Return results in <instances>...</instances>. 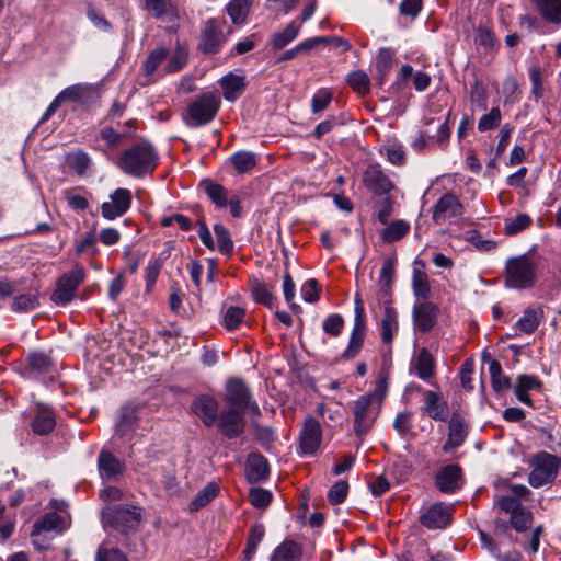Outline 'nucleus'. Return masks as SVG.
Instances as JSON below:
<instances>
[{"label": "nucleus", "mask_w": 561, "mask_h": 561, "mask_svg": "<svg viewBox=\"0 0 561 561\" xmlns=\"http://www.w3.org/2000/svg\"><path fill=\"white\" fill-rule=\"evenodd\" d=\"M158 153L148 141H139L124 150L116 160V165L134 178H142L153 172L158 165Z\"/></svg>", "instance_id": "nucleus-1"}, {"label": "nucleus", "mask_w": 561, "mask_h": 561, "mask_svg": "<svg viewBox=\"0 0 561 561\" xmlns=\"http://www.w3.org/2000/svg\"><path fill=\"white\" fill-rule=\"evenodd\" d=\"M531 491L524 484L511 485V493L497 499L499 507L511 515L510 522L513 528L523 533L531 525L533 514L522 506V501L531 499Z\"/></svg>", "instance_id": "nucleus-2"}, {"label": "nucleus", "mask_w": 561, "mask_h": 561, "mask_svg": "<svg viewBox=\"0 0 561 561\" xmlns=\"http://www.w3.org/2000/svg\"><path fill=\"white\" fill-rule=\"evenodd\" d=\"M220 105V98L216 93L204 92L188 103L183 113V122L191 128L207 125L214 121Z\"/></svg>", "instance_id": "nucleus-3"}, {"label": "nucleus", "mask_w": 561, "mask_h": 561, "mask_svg": "<svg viewBox=\"0 0 561 561\" xmlns=\"http://www.w3.org/2000/svg\"><path fill=\"white\" fill-rule=\"evenodd\" d=\"M528 465L531 468L528 483L533 488L539 489L553 483L561 468V457L548 451H539L529 458Z\"/></svg>", "instance_id": "nucleus-4"}, {"label": "nucleus", "mask_w": 561, "mask_h": 561, "mask_svg": "<svg viewBox=\"0 0 561 561\" xmlns=\"http://www.w3.org/2000/svg\"><path fill=\"white\" fill-rule=\"evenodd\" d=\"M380 411V403L374 394H366L354 401L352 413L354 417V433L362 437L366 435L375 423Z\"/></svg>", "instance_id": "nucleus-5"}, {"label": "nucleus", "mask_w": 561, "mask_h": 561, "mask_svg": "<svg viewBox=\"0 0 561 561\" xmlns=\"http://www.w3.org/2000/svg\"><path fill=\"white\" fill-rule=\"evenodd\" d=\"M102 516L105 524L121 533H128L139 527L141 510L137 506H106L102 512Z\"/></svg>", "instance_id": "nucleus-6"}, {"label": "nucleus", "mask_w": 561, "mask_h": 561, "mask_svg": "<svg viewBox=\"0 0 561 561\" xmlns=\"http://www.w3.org/2000/svg\"><path fill=\"white\" fill-rule=\"evenodd\" d=\"M465 213V207L453 193H445L433 206L432 219L436 225L454 224Z\"/></svg>", "instance_id": "nucleus-7"}, {"label": "nucleus", "mask_w": 561, "mask_h": 561, "mask_svg": "<svg viewBox=\"0 0 561 561\" xmlns=\"http://www.w3.org/2000/svg\"><path fill=\"white\" fill-rule=\"evenodd\" d=\"M225 26L226 21L224 19H209L205 22L198 45L202 53L216 54L219 51L226 42L224 35Z\"/></svg>", "instance_id": "nucleus-8"}, {"label": "nucleus", "mask_w": 561, "mask_h": 561, "mask_svg": "<svg viewBox=\"0 0 561 561\" xmlns=\"http://www.w3.org/2000/svg\"><path fill=\"white\" fill-rule=\"evenodd\" d=\"M226 401L241 412L251 411L256 414L260 409L255 402L251 401V394L245 383L240 379H230L226 383Z\"/></svg>", "instance_id": "nucleus-9"}, {"label": "nucleus", "mask_w": 561, "mask_h": 561, "mask_svg": "<svg viewBox=\"0 0 561 561\" xmlns=\"http://www.w3.org/2000/svg\"><path fill=\"white\" fill-rule=\"evenodd\" d=\"M507 280H534L537 277L538 262L528 254L512 257L506 262Z\"/></svg>", "instance_id": "nucleus-10"}, {"label": "nucleus", "mask_w": 561, "mask_h": 561, "mask_svg": "<svg viewBox=\"0 0 561 561\" xmlns=\"http://www.w3.org/2000/svg\"><path fill=\"white\" fill-rule=\"evenodd\" d=\"M131 192L128 188H116L110 201L101 205V214L107 220H114L123 216L131 206Z\"/></svg>", "instance_id": "nucleus-11"}, {"label": "nucleus", "mask_w": 561, "mask_h": 561, "mask_svg": "<svg viewBox=\"0 0 561 561\" xmlns=\"http://www.w3.org/2000/svg\"><path fill=\"white\" fill-rule=\"evenodd\" d=\"M453 512V505L435 503L420 515V523L427 529H443L450 524Z\"/></svg>", "instance_id": "nucleus-12"}, {"label": "nucleus", "mask_w": 561, "mask_h": 561, "mask_svg": "<svg viewBox=\"0 0 561 561\" xmlns=\"http://www.w3.org/2000/svg\"><path fill=\"white\" fill-rule=\"evenodd\" d=\"M241 410L234 408H228L224 410L218 416V428L222 435L228 438H236L240 436L245 427V422Z\"/></svg>", "instance_id": "nucleus-13"}, {"label": "nucleus", "mask_w": 561, "mask_h": 561, "mask_svg": "<svg viewBox=\"0 0 561 561\" xmlns=\"http://www.w3.org/2000/svg\"><path fill=\"white\" fill-rule=\"evenodd\" d=\"M419 390L423 397L422 413L435 421H446L448 417V404L443 396L432 390Z\"/></svg>", "instance_id": "nucleus-14"}, {"label": "nucleus", "mask_w": 561, "mask_h": 561, "mask_svg": "<svg viewBox=\"0 0 561 561\" xmlns=\"http://www.w3.org/2000/svg\"><path fill=\"white\" fill-rule=\"evenodd\" d=\"M365 186L376 195H385L393 188V183L379 164H370L363 175Z\"/></svg>", "instance_id": "nucleus-15"}, {"label": "nucleus", "mask_w": 561, "mask_h": 561, "mask_svg": "<svg viewBox=\"0 0 561 561\" xmlns=\"http://www.w3.org/2000/svg\"><path fill=\"white\" fill-rule=\"evenodd\" d=\"M322 431L319 422L309 417L305 421L300 432V449L305 455H313L320 447Z\"/></svg>", "instance_id": "nucleus-16"}, {"label": "nucleus", "mask_w": 561, "mask_h": 561, "mask_svg": "<svg viewBox=\"0 0 561 561\" xmlns=\"http://www.w3.org/2000/svg\"><path fill=\"white\" fill-rule=\"evenodd\" d=\"M191 411L198 416L206 426H211L219 415L218 402L209 394L197 396L192 402Z\"/></svg>", "instance_id": "nucleus-17"}, {"label": "nucleus", "mask_w": 561, "mask_h": 561, "mask_svg": "<svg viewBox=\"0 0 561 561\" xmlns=\"http://www.w3.org/2000/svg\"><path fill=\"white\" fill-rule=\"evenodd\" d=\"M436 485L444 493H453L462 485V473L458 465L445 466L436 474Z\"/></svg>", "instance_id": "nucleus-18"}, {"label": "nucleus", "mask_w": 561, "mask_h": 561, "mask_svg": "<svg viewBox=\"0 0 561 561\" xmlns=\"http://www.w3.org/2000/svg\"><path fill=\"white\" fill-rule=\"evenodd\" d=\"M413 318L415 327L422 331L427 332L435 324L436 307L432 302L423 301L417 302L413 309Z\"/></svg>", "instance_id": "nucleus-19"}, {"label": "nucleus", "mask_w": 561, "mask_h": 561, "mask_svg": "<svg viewBox=\"0 0 561 561\" xmlns=\"http://www.w3.org/2000/svg\"><path fill=\"white\" fill-rule=\"evenodd\" d=\"M467 425L459 415H453L449 421L448 438L444 445L445 451H450L461 446L467 436Z\"/></svg>", "instance_id": "nucleus-20"}, {"label": "nucleus", "mask_w": 561, "mask_h": 561, "mask_svg": "<svg viewBox=\"0 0 561 561\" xmlns=\"http://www.w3.org/2000/svg\"><path fill=\"white\" fill-rule=\"evenodd\" d=\"M268 477L267 460L260 454H251L247 461V478L251 483L266 480Z\"/></svg>", "instance_id": "nucleus-21"}, {"label": "nucleus", "mask_w": 561, "mask_h": 561, "mask_svg": "<svg viewBox=\"0 0 561 561\" xmlns=\"http://www.w3.org/2000/svg\"><path fill=\"white\" fill-rule=\"evenodd\" d=\"M56 425L55 414L47 405L39 404L32 422V430L37 435L50 433Z\"/></svg>", "instance_id": "nucleus-22"}, {"label": "nucleus", "mask_w": 561, "mask_h": 561, "mask_svg": "<svg viewBox=\"0 0 561 561\" xmlns=\"http://www.w3.org/2000/svg\"><path fill=\"white\" fill-rule=\"evenodd\" d=\"M219 83L222 89L224 98L230 102L236 101L245 89L244 77L233 73H228L222 77Z\"/></svg>", "instance_id": "nucleus-23"}, {"label": "nucleus", "mask_w": 561, "mask_h": 561, "mask_svg": "<svg viewBox=\"0 0 561 561\" xmlns=\"http://www.w3.org/2000/svg\"><path fill=\"white\" fill-rule=\"evenodd\" d=\"M542 319L543 310L541 306L528 307L516 322V328L523 333L531 334L537 330Z\"/></svg>", "instance_id": "nucleus-24"}, {"label": "nucleus", "mask_w": 561, "mask_h": 561, "mask_svg": "<svg viewBox=\"0 0 561 561\" xmlns=\"http://www.w3.org/2000/svg\"><path fill=\"white\" fill-rule=\"evenodd\" d=\"M366 334L365 321H354L353 330L350 336L348 345L343 353V358L352 359L362 350L364 339Z\"/></svg>", "instance_id": "nucleus-25"}, {"label": "nucleus", "mask_w": 561, "mask_h": 561, "mask_svg": "<svg viewBox=\"0 0 561 561\" xmlns=\"http://www.w3.org/2000/svg\"><path fill=\"white\" fill-rule=\"evenodd\" d=\"M98 467L101 477L112 479L122 473L124 465L111 453L102 450L99 455Z\"/></svg>", "instance_id": "nucleus-26"}, {"label": "nucleus", "mask_w": 561, "mask_h": 561, "mask_svg": "<svg viewBox=\"0 0 561 561\" xmlns=\"http://www.w3.org/2000/svg\"><path fill=\"white\" fill-rule=\"evenodd\" d=\"M416 376L422 380H428L435 373V360L426 348H421L412 363Z\"/></svg>", "instance_id": "nucleus-27"}, {"label": "nucleus", "mask_w": 561, "mask_h": 561, "mask_svg": "<svg viewBox=\"0 0 561 561\" xmlns=\"http://www.w3.org/2000/svg\"><path fill=\"white\" fill-rule=\"evenodd\" d=\"M396 51L391 48H381L376 59L377 83L383 85L387 77L394 65Z\"/></svg>", "instance_id": "nucleus-28"}, {"label": "nucleus", "mask_w": 561, "mask_h": 561, "mask_svg": "<svg viewBox=\"0 0 561 561\" xmlns=\"http://www.w3.org/2000/svg\"><path fill=\"white\" fill-rule=\"evenodd\" d=\"M252 298L268 309L276 306L275 288L272 283H252L250 287Z\"/></svg>", "instance_id": "nucleus-29"}, {"label": "nucleus", "mask_w": 561, "mask_h": 561, "mask_svg": "<svg viewBox=\"0 0 561 561\" xmlns=\"http://www.w3.org/2000/svg\"><path fill=\"white\" fill-rule=\"evenodd\" d=\"M207 197L219 208L228 206V191L219 183L211 180H203L199 183Z\"/></svg>", "instance_id": "nucleus-30"}, {"label": "nucleus", "mask_w": 561, "mask_h": 561, "mask_svg": "<svg viewBox=\"0 0 561 561\" xmlns=\"http://www.w3.org/2000/svg\"><path fill=\"white\" fill-rule=\"evenodd\" d=\"M480 541L482 548L486 550L491 556H493L497 561H523V557L518 551L513 550L501 553L497 543L485 533H480Z\"/></svg>", "instance_id": "nucleus-31"}, {"label": "nucleus", "mask_w": 561, "mask_h": 561, "mask_svg": "<svg viewBox=\"0 0 561 561\" xmlns=\"http://www.w3.org/2000/svg\"><path fill=\"white\" fill-rule=\"evenodd\" d=\"M219 491L220 486L217 482L211 481L207 483L191 501L190 510L196 512L205 507L219 494Z\"/></svg>", "instance_id": "nucleus-32"}, {"label": "nucleus", "mask_w": 561, "mask_h": 561, "mask_svg": "<svg viewBox=\"0 0 561 561\" xmlns=\"http://www.w3.org/2000/svg\"><path fill=\"white\" fill-rule=\"evenodd\" d=\"M65 529V519L55 512L45 514L41 519L34 524L33 536L42 534L43 531L55 530L60 533Z\"/></svg>", "instance_id": "nucleus-33"}, {"label": "nucleus", "mask_w": 561, "mask_h": 561, "mask_svg": "<svg viewBox=\"0 0 561 561\" xmlns=\"http://www.w3.org/2000/svg\"><path fill=\"white\" fill-rule=\"evenodd\" d=\"M300 557V547L293 540H285L273 551L271 561H299Z\"/></svg>", "instance_id": "nucleus-34"}, {"label": "nucleus", "mask_w": 561, "mask_h": 561, "mask_svg": "<svg viewBox=\"0 0 561 561\" xmlns=\"http://www.w3.org/2000/svg\"><path fill=\"white\" fill-rule=\"evenodd\" d=\"M410 231V224L403 219L391 221L380 233L383 242H396L405 237Z\"/></svg>", "instance_id": "nucleus-35"}, {"label": "nucleus", "mask_w": 561, "mask_h": 561, "mask_svg": "<svg viewBox=\"0 0 561 561\" xmlns=\"http://www.w3.org/2000/svg\"><path fill=\"white\" fill-rule=\"evenodd\" d=\"M540 15L549 23H561V0H537Z\"/></svg>", "instance_id": "nucleus-36"}, {"label": "nucleus", "mask_w": 561, "mask_h": 561, "mask_svg": "<svg viewBox=\"0 0 561 561\" xmlns=\"http://www.w3.org/2000/svg\"><path fill=\"white\" fill-rule=\"evenodd\" d=\"M250 8L251 0H231L226 7V11L234 24L241 25L245 22Z\"/></svg>", "instance_id": "nucleus-37"}, {"label": "nucleus", "mask_w": 561, "mask_h": 561, "mask_svg": "<svg viewBox=\"0 0 561 561\" xmlns=\"http://www.w3.org/2000/svg\"><path fill=\"white\" fill-rule=\"evenodd\" d=\"M230 161L234 170L240 174L250 172L257 162L255 153L247 150L233 153L230 157Z\"/></svg>", "instance_id": "nucleus-38"}, {"label": "nucleus", "mask_w": 561, "mask_h": 561, "mask_svg": "<svg viewBox=\"0 0 561 561\" xmlns=\"http://www.w3.org/2000/svg\"><path fill=\"white\" fill-rule=\"evenodd\" d=\"M137 419L136 408L130 405L122 408L119 420L116 423V433L122 437L126 436L135 428Z\"/></svg>", "instance_id": "nucleus-39"}, {"label": "nucleus", "mask_w": 561, "mask_h": 561, "mask_svg": "<svg viewBox=\"0 0 561 561\" xmlns=\"http://www.w3.org/2000/svg\"><path fill=\"white\" fill-rule=\"evenodd\" d=\"M77 284L78 283H57L50 296L51 301L58 306H65L70 302L77 295Z\"/></svg>", "instance_id": "nucleus-40"}, {"label": "nucleus", "mask_w": 561, "mask_h": 561, "mask_svg": "<svg viewBox=\"0 0 561 561\" xmlns=\"http://www.w3.org/2000/svg\"><path fill=\"white\" fill-rule=\"evenodd\" d=\"M489 371L491 375L492 388L496 392L511 389V379L510 377L503 375L501 364L497 360L490 359Z\"/></svg>", "instance_id": "nucleus-41"}, {"label": "nucleus", "mask_w": 561, "mask_h": 561, "mask_svg": "<svg viewBox=\"0 0 561 561\" xmlns=\"http://www.w3.org/2000/svg\"><path fill=\"white\" fill-rule=\"evenodd\" d=\"M66 162L70 170L76 172L78 175L85 174L87 170L91 165V159L84 151H75L66 156Z\"/></svg>", "instance_id": "nucleus-42"}, {"label": "nucleus", "mask_w": 561, "mask_h": 561, "mask_svg": "<svg viewBox=\"0 0 561 561\" xmlns=\"http://www.w3.org/2000/svg\"><path fill=\"white\" fill-rule=\"evenodd\" d=\"M347 84L359 95L368 94L370 91V79L364 70H355L346 78Z\"/></svg>", "instance_id": "nucleus-43"}, {"label": "nucleus", "mask_w": 561, "mask_h": 561, "mask_svg": "<svg viewBox=\"0 0 561 561\" xmlns=\"http://www.w3.org/2000/svg\"><path fill=\"white\" fill-rule=\"evenodd\" d=\"M130 131H117L112 126H105L100 129V138L105 142L108 149L118 148L125 138H130Z\"/></svg>", "instance_id": "nucleus-44"}, {"label": "nucleus", "mask_w": 561, "mask_h": 561, "mask_svg": "<svg viewBox=\"0 0 561 561\" xmlns=\"http://www.w3.org/2000/svg\"><path fill=\"white\" fill-rule=\"evenodd\" d=\"M169 55L168 49L159 47L152 50L146 58L142 69L146 77H151L158 67L167 59Z\"/></svg>", "instance_id": "nucleus-45"}, {"label": "nucleus", "mask_w": 561, "mask_h": 561, "mask_svg": "<svg viewBox=\"0 0 561 561\" xmlns=\"http://www.w3.org/2000/svg\"><path fill=\"white\" fill-rule=\"evenodd\" d=\"M299 33V26L294 22L289 23L282 32L272 36V46L274 49H282L291 41H294Z\"/></svg>", "instance_id": "nucleus-46"}, {"label": "nucleus", "mask_w": 561, "mask_h": 561, "mask_svg": "<svg viewBox=\"0 0 561 561\" xmlns=\"http://www.w3.org/2000/svg\"><path fill=\"white\" fill-rule=\"evenodd\" d=\"M98 234L95 229H91L85 232L80 240L76 242V253L77 254H90L95 255L98 253L96 249Z\"/></svg>", "instance_id": "nucleus-47"}, {"label": "nucleus", "mask_w": 561, "mask_h": 561, "mask_svg": "<svg viewBox=\"0 0 561 561\" xmlns=\"http://www.w3.org/2000/svg\"><path fill=\"white\" fill-rule=\"evenodd\" d=\"M531 222L533 220L529 215L518 214L514 218H508L505 220L504 231L507 236H515L527 229Z\"/></svg>", "instance_id": "nucleus-48"}, {"label": "nucleus", "mask_w": 561, "mask_h": 561, "mask_svg": "<svg viewBox=\"0 0 561 561\" xmlns=\"http://www.w3.org/2000/svg\"><path fill=\"white\" fill-rule=\"evenodd\" d=\"M214 232L217 240L218 251L222 254L231 253L233 250V242L228 229L221 224H216L214 226Z\"/></svg>", "instance_id": "nucleus-49"}, {"label": "nucleus", "mask_w": 561, "mask_h": 561, "mask_svg": "<svg viewBox=\"0 0 561 561\" xmlns=\"http://www.w3.org/2000/svg\"><path fill=\"white\" fill-rule=\"evenodd\" d=\"M385 151L387 154V159L390 163L394 165H403L407 161V154L403 148V145L398 141H388L385 145Z\"/></svg>", "instance_id": "nucleus-50"}, {"label": "nucleus", "mask_w": 561, "mask_h": 561, "mask_svg": "<svg viewBox=\"0 0 561 561\" xmlns=\"http://www.w3.org/2000/svg\"><path fill=\"white\" fill-rule=\"evenodd\" d=\"M502 121V112L499 107H492L486 114H483L478 122V130L480 133L489 131L500 126Z\"/></svg>", "instance_id": "nucleus-51"}, {"label": "nucleus", "mask_w": 561, "mask_h": 561, "mask_svg": "<svg viewBox=\"0 0 561 561\" xmlns=\"http://www.w3.org/2000/svg\"><path fill=\"white\" fill-rule=\"evenodd\" d=\"M245 316V310L240 307L230 306L226 309L222 316V323L228 330H236Z\"/></svg>", "instance_id": "nucleus-52"}, {"label": "nucleus", "mask_w": 561, "mask_h": 561, "mask_svg": "<svg viewBox=\"0 0 561 561\" xmlns=\"http://www.w3.org/2000/svg\"><path fill=\"white\" fill-rule=\"evenodd\" d=\"M333 93L330 89L322 88L319 89L311 101V112L313 114H318L328 108L330 103L332 102Z\"/></svg>", "instance_id": "nucleus-53"}, {"label": "nucleus", "mask_w": 561, "mask_h": 561, "mask_svg": "<svg viewBox=\"0 0 561 561\" xmlns=\"http://www.w3.org/2000/svg\"><path fill=\"white\" fill-rule=\"evenodd\" d=\"M38 306V297L36 294L26 293L19 295L14 298L12 308L15 311L27 312L35 309Z\"/></svg>", "instance_id": "nucleus-54"}, {"label": "nucleus", "mask_w": 561, "mask_h": 561, "mask_svg": "<svg viewBox=\"0 0 561 561\" xmlns=\"http://www.w3.org/2000/svg\"><path fill=\"white\" fill-rule=\"evenodd\" d=\"M142 2L144 9L152 13L157 19L165 15L173 8L171 0H142Z\"/></svg>", "instance_id": "nucleus-55"}, {"label": "nucleus", "mask_w": 561, "mask_h": 561, "mask_svg": "<svg viewBox=\"0 0 561 561\" xmlns=\"http://www.w3.org/2000/svg\"><path fill=\"white\" fill-rule=\"evenodd\" d=\"M272 493L262 488H251L249 491V501L256 508H265L272 502Z\"/></svg>", "instance_id": "nucleus-56"}, {"label": "nucleus", "mask_w": 561, "mask_h": 561, "mask_svg": "<svg viewBox=\"0 0 561 561\" xmlns=\"http://www.w3.org/2000/svg\"><path fill=\"white\" fill-rule=\"evenodd\" d=\"M348 493V483L344 480L335 482L328 492V500L331 504L336 505L346 499Z\"/></svg>", "instance_id": "nucleus-57"}, {"label": "nucleus", "mask_w": 561, "mask_h": 561, "mask_svg": "<svg viewBox=\"0 0 561 561\" xmlns=\"http://www.w3.org/2000/svg\"><path fill=\"white\" fill-rule=\"evenodd\" d=\"M343 325L344 319L337 313L328 316L322 323L323 331L331 336L340 335Z\"/></svg>", "instance_id": "nucleus-58"}, {"label": "nucleus", "mask_w": 561, "mask_h": 561, "mask_svg": "<svg viewBox=\"0 0 561 561\" xmlns=\"http://www.w3.org/2000/svg\"><path fill=\"white\" fill-rule=\"evenodd\" d=\"M28 364L32 370L36 373H47L51 367V360L44 353H33L28 356Z\"/></svg>", "instance_id": "nucleus-59"}, {"label": "nucleus", "mask_w": 561, "mask_h": 561, "mask_svg": "<svg viewBox=\"0 0 561 561\" xmlns=\"http://www.w3.org/2000/svg\"><path fill=\"white\" fill-rule=\"evenodd\" d=\"M87 16L89 21L99 30L104 32H112V24L100 13L94 7L89 5L87 9Z\"/></svg>", "instance_id": "nucleus-60"}, {"label": "nucleus", "mask_w": 561, "mask_h": 561, "mask_svg": "<svg viewBox=\"0 0 561 561\" xmlns=\"http://www.w3.org/2000/svg\"><path fill=\"white\" fill-rule=\"evenodd\" d=\"M469 242L481 252H491L496 249L497 243L491 239H483L477 231H471L468 237Z\"/></svg>", "instance_id": "nucleus-61"}, {"label": "nucleus", "mask_w": 561, "mask_h": 561, "mask_svg": "<svg viewBox=\"0 0 561 561\" xmlns=\"http://www.w3.org/2000/svg\"><path fill=\"white\" fill-rule=\"evenodd\" d=\"M65 198L75 210H85L89 207V201L76 190L66 191Z\"/></svg>", "instance_id": "nucleus-62"}, {"label": "nucleus", "mask_w": 561, "mask_h": 561, "mask_svg": "<svg viewBox=\"0 0 561 561\" xmlns=\"http://www.w3.org/2000/svg\"><path fill=\"white\" fill-rule=\"evenodd\" d=\"M412 427V414L410 412L398 413L393 421V428L401 435L404 436L410 432Z\"/></svg>", "instance_id": "nucleus-63"}, {"label": "nucleus", "mask_w": 561, "mask_h": 561, "mask_svg": "<svg viewBox=\"0 0 561 561\" xmlns=\"http://www.w3.org/2000/svg\"><path fill=\"white\" fill-rule=\"evenodd\" d=\"M486 92L483 85L480 82H476L471 87L470 91V101L472 104H476L478 107L485 110L486 108Z\"/></svg>", "instance_id": "nucleus-64"}]
</instances>
